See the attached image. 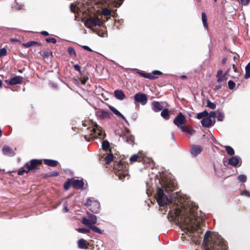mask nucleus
Masks as SVG:
<instances>
[{"label":"nucleus","instance_id":"obj_42","mask_svg":"<svg viewBox=\"0 0 250 250\" xmlns=\"http://www.w3.org/2000/svg\"><path fill=\"white\" fill-rule=\"evenodd\" d=\"M186 132L190 135H192L195 132V131L192 127H188Z\"/></svg>","mask_w":250,"mask_h":250},{"label":"nucleus","instance_id":"obj_23","mask_svg":"<svg viewBox=\"0 0 250 250\" xmlns=\"http://www.w3.org/2000/svg\"><path fill=\"white\" fill-rule=\"evenodd\" d=\"M161 115L165 119L168 120L170 117L168 109L167 108L162 109L161 113Z\"/></svg>","mask_w":250,"mask_h":250},{"label":"nucleus","instance_id":"obj_9","mask_svg":"<svg viewBox=\"0 0 250 250\" xmlns=\"http://www.w3.org/2000/svg\"><path fill=\"white\" fill-rule=\"evenodd\" d=\"M203 148L201 146L196 145L191 146L190 153L193 157H196L199 155L202 151Z\"/></svg>","mask_w":250,"mask_h":250},{"label":"nucleus","instance_id":"obj_63","mask_svg":"<svg viewBox=\"0 0 250 250\" xmlns=\"http://www.w3.org/2000/svg\"><path fill=\"white\" fill-rule=\"evenodd\" d=\"M230 70H231V68H228L227 69V70L225 72V74L224 75V77H226V76L229 75V73H230Z\"/></svg>","mask_w":250,"mask_h":250},{"label":"nucleus","instance_id":"obj_59","mask_svg":"<svg viewBox=\"0 0 250 250\" xmlns=\"http://www.w3.org/2000/svg\"><path fill=\"white\" fill-rule=\"evenodd\" d=\"M14 8L16 9L20 10L22 8V5L17 3L14 6Z\"/></svg>","mask_w":250,"mask_h":250},{"label":"nucleus","instance_id":"obj_50","mask_svg":"<svg viewBox=\"0 0 250 250\" xmlns=\"http://www.w3.org/2000/svg\"><path fill=\"white\" fill-rule=\"evenodd\" d=\"M146 78L149 79L150 80H155L158 78V77L152 75L150 73H147Z\"/></svg>","mask_w":250,"mask_h":250},{"label":"nucleus","instance_id":"obj_62","mask_svg":"<svg viewBox=\"0 0 250 250\" xmlns=\"http://www.w3.org/2000/svg\"><path fill=\"white\" fill-rule=\"evenodd\" d=\"M223 71L222 70H218L216 75V77H221Z\"/></svg>","mask_w":250,"mask_h":250},{"label":"nucleus","instance_id":"obj_61","mask_svg":"<svg viewBox=\"0 0 250 250\" xmlns=\"http://www.w3.org/2000/svg\"><path fill=\"white\" fill-rule=\"evenodd\" d=\"M74 68L75 70L78 71H80L81 70L80 66L77 64L74 65Z\"/></svg>","mask_w":250,"mask_h":250},{"label":"nucleus","instance_id":"obj_5","mask_svg":"<svg viewBox=\"0 0 250 250\" xmlns=\"http://www.w3.org/2000/svg\"><path fill=\"white\" fill-rule=\"evenodd\" d=\"M97 216L93 214H90L88 216V218L85 217L83 218L82 223L87 227L94 225L97 223Z\"/></svg>","mask_w":250,"mask_h":250},{"label":"nucleus","instance_id":"obj_8","mask_svg":"<svg viewBox=\"0 0 250 250\" xmlns=\"http://www.w3.org/2000/svg\"><path fill=\"white\" fill-rule=\"evenodd\" d=\"M96 117L100 120L108 119L110 118V114L108 112L105 111L102 109H99L96 111Z\"/></svg>","mask_w":250,"mask_h":250},{"label":"nucleus","instance_id":"obj_54","mask_svg":"<svg viewBox=\"0 0 250 250\" xmlns=\"http://www.w3.org/2000/svg\"><path fill=\"white\" fill-rule=\"evenodd\" d=\"M70 186V184L69 182H66L64 184L63 187L65 190H68Z\"/></svg>","mask_w":250,"mask_h":250},{"label":"nucleus","instance_id":"obj_39","mask_svg":"<svg viewBox=\"0 0 250 250\" xmlns=\"http://www.w3.org/2000/svg\"><path fill=\"white\" fill-rule=\"evenodd\" d=\"M225 86L224 83H218V84H214L213 85V88L215 90H219L221 89L223 87Z\"/></svg>","mask_w":250,"mask_h":250},{"label":"nucleus","instance_id":"obj_51","mask_svg":"<svg viewBox=\"0 0 250 250\" xmlns=\"http://www.w3.org/2000/svg\"><path fill=\"white\" fill-rule=\"evenodd\" d=\"M43 56L45 57L48 58L52 56V52L45 51L43 53Z\"/></svg>","mask_w":250,"mask_h":250},{"label":"nucleus","instance_id":"obj_26","mask_svg":"<svg viewBox=\"0 0 250 250\" xmlns=\"http://www.w3.org/2000/svg\"><path fill=\"white\" fill-rule=\"evenodd\" d=\"M208 113L206 111L204 110L203 112L198 113L196 116V118L198 119H203L208 116Z\"/></svg>","mask_w":250,"mask_h":250},{"label":"nucleus","instance_id":"obj_21","mask_svg":"<svg viewBox=\"0 0 250 250\" xmlns=\"http://www.w3.org/2000/svg\"><path fill=\"white\" fill-rule=\"evenodd\" d=\"M44 163L45 165L52 167H56L59 164L57 161L52 159H44Z\"/></svg>","mask_w":250,"mask_h":250},{"label":"nucleus","instance_id":"obj_58","mask_svg":"<svg viewBox=\"0 0 250 250\" xmlns=\"http://www.w3.org/2000/svg\"><path fill=\"white\" fill-rule=\"evenodd\" d=\"M217 82L219 83H223V81H224V78L223 77H217Z\"/></svg>","mask_w":250,"mask_h":250},{"label":"nucleus","instance_id":"obj_44","mask_svg":"<svg viewBox=\"0 0 250 250\" xmlns=\"http://www.w3.org/2000/svg\"><path fill=\"white\" fill-rule=\"evenodd\" d=\"M45 41L48 43L52 42L53 43H56L57 42V40L54 38H46Z\"/></svg>","mask_w":250,"mask_h":250},{"label":"nucleus","instance_id":"obj_29","mask_svg":"<svg viewBox=\"0 0 250 250\" xmlns=\"http://www.w3.org/2000/svg\"><path fill=\"white\" fill-rule=\"evenodd\" d=\"M250 77V62L246 65L245 67V78L248 79Z\"/></svg>","mask_w":250,"mask_h":250},{"label":"nucleus","instance_id":"obj_57","mask_svg":"<svg viewBox=\"0 0 250 250\" xmlns=\"http://www.w3.org/2000/svg\"><path fill=\"white\" fill-rule=\"evenodd\" d=\"M179 127H180V129L182 131L185 132H186V130L188 127V126H184V125H181Z\"/></svg>","mask_w":250,"mask_h":250},{"label":"nucleus","instance_id":"obj_64","mask_svg":"<svg viewBox=\"0 0 250 250\" xmlns=\"http://www.w3.org/2000/svg\"><path fill=\"white\" fill-rule=\"evenodd\" d=\"M40 33L43 36H47L49 35L48 32L46 31H42Z\"/></svg>","mask_w":250,"mask_h":250},{"label":"nucleus","instance_id":"obj_41","mask_svg":"<svg viewBox=\"0 0 250 250\" xmlns=\"http://www.w3.org/2000/svg\"><path fill=\"white\" fill-rule=\"evenodd\" d=\"M216 118L219 121H223L224 119V115L222 112H219Z\"/></svg>","mask_w":250,"mask_h":250},{"label":"nucleus","instance_id":"obj_30","mask_svg":"<svg viewBox=\"0 0 250 250\" xmlns=\"http://www.w3.org/2000/svg\"><path fill=\"white\" fill-rule=\"evenodd\" d=\"M225 147L226 151L229 155L232 156L234 154L235 152L232 147L229 146H225Z\"/></svg>","mask_w":250,"mask_h":250},{"label":"nucleus","instance_id":"obj_53","mask_svg":"<svg viewBox=\"0 0 250 250\" xmlns=\"http://www.w3.org/2000/svg\"><path fill=\"white\" fill-rule=\"evenodd\" d=\"M241 3L243 5H247L250 1V0H240Z\"/></svg>","mask_w":250,"mask_h":250},{"label":"nucleus","instance_id":"obj_45","mask_svg":"<svg viewBox=\"0 0 250 250\" xmlns=\"http://www.w3.org/2000/svg\"><path fill=\"white\" fill-rule=\"evenodd\" d=\"M7 54V50L5 48H2L0 49V56H5Z\"/></svg>","mask_w":250,"mask_h":250},{"label":"nucleus","instance_id":"obj_28","mask_svg":"<svg viewBox=\"0 0 250 250\" xmlns=\"http://www.w3.org/2000/svg\"><path fill=\"white\" fill-rule=\"evenodd\" d=\"M96 128H94V132L97 134L99 137H102L103 136V132L101 128V127L98 125H95Z\"/></svg>","mask_w":250,"mask_h":250},{"label":"nucleus","instance_id":"obj_6","mask_svg":"<svg viewBox=\"0 0 250 250\" xmlns=\"http://www.w3.org/2000/svg\"><path fill=\"white\" fill-rule=\"evenodd\" d=\"M228 164L236 167H240L242 164V160L240 156H234L228 159Z\"/></svg>","mask_w":250,"mask_h":250},{"label":"nucleus","instance_id":"obj_37","mask_svg":"<svg viewBox=\"0 0 250 250\" xmlns=\"http://www.w3.org/2000/svg\"><path fill=\"white\" fill-rule=\"evenodd\" d=\"M228 86L229 89H233L235 88V83L233 81L229 80L228 82Z\"/></svg>","mask_w":250,"mask_h":250},{"label":"nucleus","instance_id":"obj_11","mask_svg":"<svg viewBox=\"0 0 250 250\" xmlns=\"http://www.w3.org/2000/svg\"><path fill=\"white\" fill-rule=\"evenodd\" d=\"M186 121V119L185 117L182 113H180L174 119V123L177 126H180L181 125H182Z\"/></svg>","mask_w":250,"mask_h":250},{"label":"nucleus","instance_id":"obj_60","mask_svg":"<svg viewBox=\"0 0 250 250\" xmlns=\"http://www.w3.org/2000/svg\"><path fill=\"white\" fill-rule=\"evenodd\" d=\"M82 47H83L84 49H85V50H87V51H90V52H91V51H93V50H92V49H91L89 46H87V45H83V46H82Z\"/></svg>","mask_w":250,"mask_h":250},{"label":"nucleus","instance_id":"obj_16","mask_svg":"<svg viewBox=\"0 0 250 250\" xmlns=\"http://www.w3.org/2000/svg\"><path fill=\"white\" fill-rule=\"evenodd\" d=\"M109 108L110 110L114 113L116 115L121 117L124 120L125 122L126 123H127L128 125V123L126 119L125 118V117L116 108L114 107L108 105Z\"/></svg>","mask_w":250,"mask_h":250},{"label":"nucleus","instance_id":"obj_3","mask_svg":"<svg viewBox=\"0 0 250 250\" xmlns=\"http://www.w3.org/2000/svg\"><path fill=\"white\" fill-rule=\"evenodd\" d=\"M115 175L118 176L120 180H123L128 176L127 165H124L120 161L114 166Z\"/></svg>","mask_w":250,"mask_h":250},{"label":"nucleus","instance_id":"obj_2","mask_svg":"<svg viewBox=\"0 0 250 250\" xmlns=\"http://www.w3.org/2000/svg\"><path fill=\"white\" fill-rule=\"evenodd\" d=\"M204 243L206 250H227L225 241L218 233L208 231L205 234Z\"/></svg>","mask_w":250,"mask_h":250},{"label":"nucleus","instance_id":"obj_33","mask_svg":"<svg viewBox=\"0 0 250 250\" xmlns=\"http://www.w3.org/2000/svg\"><path fill=\"white\" fill-rule=\"evenodd\" d=\"M88 227L96 233H98L99 234L102 233V230L99 228L97 227L96 226H94V225L89 226Z\"/></svg>","mask_w":250,"mask_h":250},{"label":"nucleus","instance_id":"obj_13","mask_svg":"<svg viewBox=\"0 0 250 250\" xmlns=\"http://www.w3.org/2000/svg\"><path fill=\"white\" fill-rule=\"evenodd\" d=\"M215 121L214 120L213 122L211 119L210 118L206 117L203 118L201 121V123L202 125L205 127H209L214 125L215 124Z\"/></svg>","mask_w":250,"mask_h":250},{"label":"nucleus","instance_id":"obj_43","mask_svg":"<svg viewBox=\"0 0 250 250\" xmlns=\"http://www.w3.org/2000/svg\"><path fill=\"white\" fill-rule=\"evenodd\" d=\"M68 53L72 56V55H74V56H76V52H75V51L74 50V49L72 47H69L68 48Z\"/></svg>","mask_w":250,"mask_h":250},{"label":"nucleus","instance_id":"obj_55","mask_svg":"<svg viewBox=\"0 0 250 250\" xmlns=\"http://www.w3.org/2000/svg\"><path fill=\"white\" fill-rule=\"evenodd\" d=\"M27 170L26 171L23 169H21L18 171V174L19 175H22L24 172H27Z\"/></svg>","mask_w":250,"mask_h":250},{"label":"nucleus","instance_id":"obj_27","mask_svg":"<svg viewBox=\"0 0 250 250\" xmlns=\"http://www.w3.org/2000/svg\"><path fill=\"white\" fill-rule=\"evenodd\" d=\"M78 247L80 249H85L86 248V241L83 239H80L78 242Z\"/></svg>","mask_w":250,"mask_h":250},{"label":"nucleus","instance_id":"obj_38","mask_svg":"<svg viewBox=\"0 0 250 250\" xmlns=\"http://www.w3.org/2000/svg\"><path fill=\"white\" fill-rule=\"evenodd\" d=\"M139 156L137 154H133L129 159L131 163L136 162L138 160Z\"/></svg>","mask_w":250,"mask_h":250},{"label":"nucleus","instance_id":"obj_19","mask_svg":"<svg viewBox=\"0 0 250 250\" xmlns=\"http://www.w3.org/2000/svg\"><path fill=\"white\" fill-rule=\"evenodd\" d=\"M100 208V204L97 201H93L92 207L90 209L91 211L94 213H98L99 212Z\"/></svg>","mask_w":250,"mask_h":250},{"label":"nucleus","instance_id":"obj_31","mask_svg":"<svg viewBox=\"0 0 250 250\" xmlns=\"http://www.w3.org/2000/svg\"><path fill=\"white\" fill-rule=\"evenodd\" d=\"M110 144L109 142L105 140L102 143V148L104 150L106 151L109 147Z\"/></svg>","mask_w":250,"mask_h":250},{"label":"nucleus","instance_id":"obj_7","mask_svg":"<svg viewBox=\"0 0 250 250\" xmlns=\"http://www.w3.org/2000/svg\"><path fill=\"white\" fill-rule=\"evenodd\" d=\"M134 100L136 102L145 105L147 102L146 95L144 93H138L134 96Z\"/></svg>","mask_w":250,"mask_h":250},{"label":"nucleus","instance_id":"obj_49","mask_svg":"<svg viewBox=\"0 0 250 250\" xmlns=\"http://www.w3.org/2000/svg\"><path fill=\"white\" fill-rule=\"evenodd\" d=\"M93 203V202H92L90 198H88L85 203V205L86 206H92Z\"/></svg>","mask_w":250,"mask_h":250},{"label":"nucleus","instance_id":"obj_14","mask_svg":"<svg viewBox=\"0 0 250 250\" xmlns=\"http://www.w3.org/2000/svg\"><path fill=\"white\" fill-rule=\"evenodd\" d=\"M151 109L155 112H158L163 109V105L157 101H153L151 104Z\"/></svg>","mask_w":250,"mask_h":250},{"label":"nucleus","instance_id":"obj_12","mask_svg":"<svg viewBox=\"0 0 250 250\" xmlns=\"http://www.w3.org/2000/svg\"><path fill=\"white\" fill-rule=\"evenodd\" d=\"M23 78L21 76H16L14 78H12L10 80H6V83H8L10 85H14L17 84H20L22 83Z\"/></svg>","mask_w":250,"mask_h":250},{"label":"nucleus","instance_id":"obj_48","mask_svg":"<svg viewBox=\"0 0 250 250\" xmlns=\"http://www.w3.org/2000/svg\"><path fill=\"white\" fill-rule=\"evenodd\" d=\"M135 70H136L137 71V73L139 74L140 75H141L142 76L144 77V78H146V77H147V73H145L144 72H143V71H139L138 69H134Z\"/></svg>","mask_w":250,"mask_h":250},{"label":"nucleus","instance_id":"obj_15","mask_svg":"<svg viewBox=\"0 0 250 250\" xmlns=\"http://www.w3.org/2000/svg\"><path fill=\"white\" fill-rule=\"evenodd\" d=\"M109 108L110 110L114 113L116 115L121 117L124 120L125 122L126 123H127L128 125V123L126 119L125 118V117L116 108L114 107L108 105Z\"/></svg>","mask_w":250,"mask_h":250},{"label":"nucleus","instance_id":"obj_4","mask_svg":"<svg viewBox=\"0 0 250 250\" xmlns=\"http://www.w3.org/2000/svg\"><path fill=\"white\" fill-rule=\"evenodd\" d=\"M84 25L88 28H92L97 26L100 27L102 21L96 16L89 17L84 22Z\"/></svg>","mask_w":250,"mask_h":250},{"label":"nucleus","instance_id":"obj_25","mask_svg":"<svg viewBox=\"0 0 250 250\" xmlns=\"http://www.w3.org/2000/svg\"><path fill=\"white\" fill-rule=\"evenodd\" d=\"M202 20L203 22V24L204 28L206 29H208V22H207V17L205 12H202Z\"/></svg>","mask_w":250,"mask_h":250},{"label":"nucleus","instance_id":"obj_47","mask_svg":"<svg viewBox=\"0 0 250 250\" xmlns=\"http://www.w3.org/2000/svg\"><path fill=\"white\" fill-rule=\"evenodd\" d=\"M241 195L248 197H250V192L247 190H245L241 192Z\"/></svg>","mask_w":250,"mask_h":250},{"label":"nucleus","instance_id":"obj_52","mask_svg":"<svg viewBox=\"0 0 250 250\" xmlns=\"http://www.w3.org/2000/svg\"><path fill=\"white\" fill-rule=\"evenodd\" d=\"M215 116H216V112H215V111H213L210 112L208 113V116L207 117L210 118V119H211V118H214V117H215Z\"/></svg>","mask_w":250,"mask_h":250},{"label":"nucleus","instance_id":"obj_20","mask_svg":"<svg viewBox=\"0 0 250 250\" xmlns=\"http://www.w3.org/2000/svg\"><path fill=\"white\" fill-rule=\"evenodd\" d=\"M114 95L117 99L123 100L125 97V94L122 90H116L114 91Z\"/></svg>","mask_w":250,"mask_h":250},{"label":"nucleus","instance_id":"obj_1","mask_svg":"<svg viewBox=\"0 0 250 250\" xmlns=\"http://www.w3.org/2000/svg\"><path fill=\"white\" fill-rule=\"evenodd\" d=\"M164 189L159 188L155 197L158 205L161 207L166 206L169 209L168 219L179 226L189 236H194L193 233L197 230L200 219L197 216L195 211L198 207L189 203L182 197L177 192L171 195L169 198L164 193V190L169 194V191L176 190L177 184L170 180H167L164 185Z\"/></svg>","mask_w":250,"mask_h":250},{"label":"nucleus","instance_id":"obj_36","mask_svg":"<svg viewBox=\"0 0 250 250\" xmlns=\"http://www.w3.org/2000/svg\"><path fill=\"white\" fill-rule=\"evenodd\" d=\"M77 231L83 233H87L90 232V230L86 228H78L76 229Z\"/></svg>","mask_w":250,"mask_h":250},{"label":"nucleus","instance_id":"obj_35","mask_svg":"<svg viewBox=\"0 0 250 250\" xmlns=\"http://www.w3.org/2000/svg\"><path fill=\"white\" fill-rule=\"evenodd\" d=\"M207 106L211 109H214L216 108V104L214 103L211 102L209 100H207Z\"/></svg>","mask_w":250,"mask_h":250},{"label":"nucleus","instance_id":"obj_56","mask_svg":"<svg viewBox=\"0 0 250 250\" xmlns=\"http://www.w3.org/2000/svg\"><path fill=\"white\" fill-rule=\"evenodd\" d=\"M152 74L153 75H161L163 74V73L159 70H153L152 71Z\"/></svg>","mask_w":250,"mask_h":250},{"label":"nucleus","instance_id":"obj_24","mask_svg":"<svg viewBox=\"0 0 250 250\" xmlns=\"http://www.w3.org/2000/svg\"><path fill=\"white\" fill-rule=\"evenodd\" d=\"M34 45H41V43L36 41H29L23 44V46L26 48H28Z\"/></svg>","mask_w":250,"mask_h":250},{"label":"nucleus","instance_id":"obj_32","mask_svg":"<svg viewBox=\"0 0 250 250\" xmlns=\"http://www.w3.org/2000/svg\"><path fill=\"white\" fill-rule=\"evenodd\" d=\"M114 156L113 154L112 153H110L107 155V156L105 157V163L106 164H109L110 163H111L113 159Z\"/></svg>","mask_w":250,"mask_h":250},{"label":"nucleus","instance_id":"obj_34","mask_svg":"<svg viewBox=\"0 0 250 250\" xmlns=\"http://www.w3.org/2000/svg\"><path fill=\"white\" fill-rule=\"evenodd\" d=\"M237 179L239 182L245 183L247 181V178L246 175L244 174H241L238 176Z\"/></svg>","mask_w":250,"mask_h":250},{"label":"nucleus","instance_id":"obj_18","mask_svg":"<svg viewBox=\"0 0 250 250\" xmlns=\"http://www.w3.org/2000/svg\"><path fill=\"white\" fill-rule=\"evenodd\" d=\"M72 186L77 189H81L83 187L84 182L82 180H74L72 181Z\"/></svg>","mask_w":250,"mask_h":250},{"label":"nucleus","instance_id":"obj_46","mask_svg":"<svg viewBox=\"0 0 250 250\" xmlns=\"http://www.w3.org/2000/svg\"><path fill=\"white\" fill-rule=\"evenodd\" d=\"M62 211L63 212H67L69 211L68 203L67 202H64L63 203Z\"/></svg>","mask_w":250,"mask_h":250},{"label":"nucleus","instance_id":"obj_10","mask_svg":"<svg viewBox=\"0 0 250 250\" xmlns=\"http://www.w3.org/2000/svg\"><path fill=\"white\" fill-rule=\"evenodd\" d=\"M40 164V161L37 159L31 160L30 163H27L25 164L24 166L27 169V171H31L36 168L37 166Z\"/></svg>","mask_w":250,"mask_h":250},{"label":"nucleus","instance_id":"obj_17","mask_svg":"<svg viewBox=\"0 0 250 250\" xmlns=\"http://www.w3.org/2000/svg\"><path fill=\"white\" fill-rule=\"evenodd\" d=\"M2 151L3 154L5 155L13 156L15 154L13 150L8 146H4L2 147Z\"/></svg>","mask_w":250,"mask_h":250},{"label":"nucleus","instance_id":"obj_22","mask_svg":"<svg viewBox=\"0 0 250 250\" xmlns=\"http://www.w3.org/2000/svg\"><path fill=\"white\" fill-rule=\"evenodd\" d=\"M232 69L233 70L234 74L230 75V76L234 79H238L240 76V74L234 64H232Z\"/></svg>","mask_w":250,"mask_h":250},{"label":"nucleus","instance_id":"obj_40","mask_svg":"<svg viewBox=\"0 0 250 250\" xmlns=\"http://www.w3.org/2000/svg\"><path fill=\"white\" fill-rule=\"evenodd\" d=\"M102 14L104 16H109L111 14V11L108 8H105L102 10Z\"/></svg>","mask_w":250,"mask_h":250}]
</instances>
